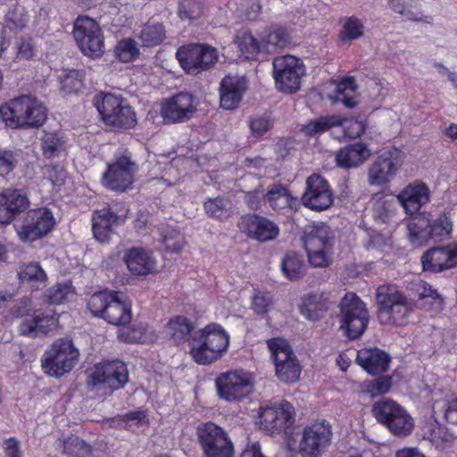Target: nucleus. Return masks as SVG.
I'll return each instance as SVG.
<instances>
[{"mask_svg": "<svg viewBox=\"0 0 457 457\" xmlns=\"http://www.w3.org/2000/svg\"><path fill=\"white\" fill-rule=\"evenodd\" d=\"M0 115L12 129H32L43 126L47 109L31 95H22L0 105Z\"/></svg>", "mask_w": 457, "mask_h": 457, "instance_id": "1", "label": "nucleus"}, {"mask_svg": "<svg viewBox=\"0 0 457 457\" xmlns=\"http://www.w3.org/2000/svg\"><path fill=\"white\" fill-rule=\"evenodd\" d=\"M189 345L193 360L197 364L208 365L220 359L227 352L229 336L220 324L210 323L193 335Z\"/></svg>", "mask_w": 457, "mask_h": 457, "instance_id": "2", "label": "nucleus"}, {"mask_svg": "<svg viewBox=\"0 0 457 457\" xmlns=\"http://www.w3.org/2000/svg\"><path fill=\"white\" fill-rule=\"evenodd\" d=\"M378 319L383 325L403 326L413 311V301L396 285L384 284L376 290Z\"/></svg>", "mask_w": 457, "mask_h": 457, "instance_id": "3", "label": "nucleus"}, {"mask_svg": "<svg viewBox=\"0 0 457 457\" xmlns=\"http://www.w3.org/2000/svg\"><path fill=\"white\" fill-rule=\"evenodd\" d=\"M332 428L328 421L313 422L296 436H288L287 445L302 457H321L332 443Z\"/></svg>", "mask_w": 457, "mask_h": 457, "instance_id": "4", "label": "nucleus"}, {"mask_svg": "<svg viewBox=\"0 0 457 457\" xmlns=\"http://www.w3.org/2000/svg\"><path fill=\"white\" fill-rule=\"evenodd\" d=\"M93 104L107 126L130 129L137 123L135 112L120 96L101 92L94 96Z\"/></svg>", "mask_w": 457, "mask_h": 457, "instance_id": "5", "label": "nucleus"}, {"mask_svg": "<svg viewBox=\"0 0 457 457\" xmlns=\"http://www.w3.org/2000/svg\"><path fill=\"white\" fill-rule=\"evenodd\" d=\"M203 457H234L235 446L228 432L212 421L202 422L195 428Z\"/></svg>", "mask_w": 457, "mask_h": 457, "instance_id": "6", "label": "nucleus"}, {"mask_svg": "<svg viewBox=\"0 0 457 457\" xmlns=\"http://www.w3.org/2000/svg\"><path fill=\"white\" fill-rule=\"evenodd\" d=\"M303 245L312 266L323 268L332 262L335 234L328 226L321 224L310 227L305 231Z\"/></svg>", "mask_w": 457, "mask_h": 457, "instance_id": "7", "label": "nucleus"}, {"mask_svg": "<svg viewBox=\"0 0 457 457\" xmlns=\"http://www.w3.org/2000/svg\"><path fill=\"white\" fill-rule=\"evenodd\" d=\"M339 307L340 329L351 340L359 338L367 329L370 321L366 304L354 293H346Z\"/></svg>", "mask_w": 457, "mask_h": 457, "instance_id": "8", "label": "nucleus"}, {"mask_svg": "<svg viewBox=\"0 0 457 457\" xmlns=\"http://www.w3.org/2000/svg\"><path fill=\"white\" fill-rule=\"evenodd\" d=\"M79 356L72 340L59 338L45 352L42 369L51 377L59 378L70 372L77 364Z\"/></svg>", "mask_w": 457, "mask_h": 457, "instance_id": "9", "label": "nucleus"}, {"mask_svg": "<svg viewBox=\"0 0 457 457\" xmlns=\"http://www.w3.org/2000/svg\"><path fill=\"white\" fill-rule=\"evenodd\" d=\"M72 34L84 55L96 59L104 54V37L99 24L94 19L79 16L74 22Z\"/></svg>", "mask_w": 457, "mask_h": 457, "instance_id": "10", "label": "nucleus"}, {"mask_svg": "<svg viewBox=\"0 0 457 457\" xmlns=\"http://www.w3.org/2000/svg\"><path fill=\"white\" fill-rule=\"evenodd\" d=\"M215 386L220 399L239 402L253 391L254 379L250 372L234 370L220 373L215 378Z\"/></svg>", "mask_w": 457, "mask_h": 457, "instance_id": "11", "label": "nucleus"}, {"mask_svg": "<svg viewBox=\"0 0 457 457\" xmlns=\"http://www.w3.org/2000/svg\"><path fill=\"white\" fill-rule=\"evenodd\" d=\"M137 170V166L132 160L131 153L125 149L119 153L112 163L108 164L102 177V184L112 191L125 192L131 188Z\"/></svg>", "mask_w": 457, "mask_h": 457, "instance_id": "12", "label": "nucleus"}, {"mask_svg": "<svg viewBox=\"0 0 457 457\" xmlns=\"http://www.w3.org/2000/svg\"><path fill=\"white\" fill-rule=\"evenodd\" d=\"M408 229L411 241L420 239L443 241L450 237L453 221L449 212L440 213L437 217L431 219L425 215H419L408 224Z\"/></svg>", "mask_w": 457, "mask_h": 457, "instance_id": "13", "label": "nucleus"}, {"mask_svg": "<svg viewBox=\"0 0 457 457\" xmlns=\"http://www.w3.org/2000/svg\"><path fill=\"white\" fill-rule=\"evenodd\" d=\"M273 78L277 88L287 94L299 90L301 79L305 74V66L301 59L293 55H281L272 62Z\"/></svg>", "mask_w": 457, "mask_h": 457, "instance_id": "14", "label": "nucleus"}, {"mask_svg": "<svg viewBox=\"0 0 457 457\" xmlns=\"http://www.w3.org/2000/svg\"><path fill=\"white\" fill-rule=\"evenodd\" d=\"M274 361L276 375L285 383H294L301 374L299 361L287 342L282 338H271L267 341Z\"/></svg>", "mask_w": 457, "mask_h": 457, "instance_id": "15", "label": "nucleus"}, {"mask_svg": "<svg viewBox=\"0 0 457 457\" xmlns=\"http://www.w3.org/2000/svg\"><path fill=\"white\" fill-rule=\"evenodd\" d=\"M403 153L391 148L378 154L368 168L367 180L371 187H383L390 183L403 165Z\"/></svg>", "mask_w": 457, "mask_h": 457, "instance_id": "16", "label": "nucleus"}, {"mask_svg": "<svg viewBox=\"0 0 457 457\" xmlns=\"http://www.w3.org/2000/svg\"><path fill=\"white\" fill-rule=\"evenodd\" d=\"M176 57L184 71L197 74L218 61V53L215 47L206 44H188L178 48Z\"/></svg>", "mask_w": 457, "mask_h": 457, "instance_id": "17", "label": "nucleus"}, {"mask_svg": "<svg viewBox=\"0 0 457 457\" xmlns=\"http://www.w3.org/2000/svg\"><path fill=\"white\" fill-rule=\"evenodd\" d=\"M260 428L270 435L285 432L286 439L293 436L289 431L295 424V409L287 401L278 405L260 407Z\"/></svg>", "mask_w": 457, "mask_h": 457, "instance_id": "18", "label": "nucleus"}, {"mask_svg": "<svg viewBox=\"0 0 457 457\" xmlns=\"http://www.w3.org/2000/svg\"><path fill=\"white\" fill-rule=\"evenodd\" d=\"M129 381V371L126 364L120 361L104 362L96 365L87 377V384L93 386H105L112 394L123 388Z\"/></svg>", "mask_w": 457, "mask_h": 457, "instance_id": "19", "label": "nucleus"}, {"mask_svg": "<svg viewBox=\"0 0 457 457\" xmlns=\"http://www.w3.org/2000/svg\"><path fill=\"white\" fill-rule=\"evenodd\" d=\"M55 224L52 212L46 208L30 210L17 228L20 239L23 242L34 241L48 234Z\"/></svg>", "mask_w": 457, "mask_h": 457, "instance_id": "20", "label": "nucleus"}, {"mask_svg": "<svg viewBox=\"0 0 457 457\" xmlns=\"http://www.w3.org/2000/svg\"><path fill=\"white\" fill-rule=\"evenodd\" d=\"M302 202L305 207L320 212L328 209L333 204V193L328 181L319 174H312L306 179Z\"/></svg>", "mask_w": 457, "mask_h": 457, "instance_id": "21", "label": "nucleus"}, {"mask_svg": "<svg viewBox=\"0 0 457 457\" xmlns=\"http://www.w3.org/2000/svg\"><path fill=\"white\" fill-rule=\"evenodd\" d=\"M193 96L188 93H178L162 103L161 115L166 124L182 123L189 120L196 112Z\"/></svg>", "mask_w": 457, "mask_h": 457, "instance_id": "22", "label": "nucleus"}, {"mask_svg": "<svg viewBox=\"0 0 457 457\" xmlns=\"http://www.w3.org/2000/svg\"><path fill=\"white\" fill-rule=\"evenodd\" d=\"M239 228L248 237L260 242L273 240L279 233L276 223L257 214L241 217Z\"/></svg>", "mask_w": 457, "mask_h": 457, "instance_id": "23", "label": "nucleus"}, {"mask_svg": "<svg viewBox=\"0 0 457 457\" xmlns=\"http://www.w3.org/2000/svg\"><path fill=\"white\" fill-rule=\"evenodd\" d=\"M397 200L410 216L425 215L420 210L429 201V189L423 182H413L399 193Z\"/></svg>", "mask_w": 457, "mask_h": 457, "instance_id": "24", "label": "nucleus"}, {"mask_svg": "<svg viewBox=\"0 0 457 457\" xmlns=\"http://www.w3.org/2000/svg\"><path fill=\"white\" fill-rule=\"evenodd\" d=\"M247 88V81L244 76L228 75L220 85V104L225 110L236 109L242 101Z\"/></svg>", "mask_w": 457, "mask_h": 457, "instance_id": "25", "label": "nucleus"}, {"mask_svg": "<svg viewBox=\"0 0 457 457\" xmlns=\"http://www.w3.org/2000/svg\"><path fill=\"white\" fill-rule=\"evenodd\" d=\"M390 361V355L377 347L362 348L357 352L356 362L371 376L386 372Z\"/></svg>", "mask_w": 457, "mask_h": 457, "instance_id": "26", "label": "nucleus"}, {"mask_svg": "<svg viewBox=\"0 0 457 457\" xmlns=\"http://www.w3.org/2000/svg\"><path fill=\"white\" fill-rule=\"evenodd\" d=\"M128 270L134 276H147L155 270L156 262L152 253L143 247H131L123 255Z\"/></svg>", "mask_w": 457, "mask_h": 457, "instance_id": "27", "label": "nucleus"}, {"mask_svg": "<svg viewBox=\"0 0 457 457\" xmlns=\"http://www.w3.org/2000/svg\"><path fill=\"white\" fill-rule=\"evenodd\" d=\"M29 205V198L20 190L0 194V224H9Z\"/></svg>", "mask_w": 457, "mask_h": 457, "instance_id": "28", "label": "nucleus"}, {"mask_svg": "<svg viewBox=\"0 0 457 457\" xmlns=\"http://www.w3.org/2000/svg\"><path fill=\"white\" fill-rule=\"evenodd\" d=\"M92 232L96 240L106 243L110 240L113 227L123 220L111 207L96 210L92 213Z\"/></svg>", "mask_w": 457, "mask_h": 457, "instance_id": "29", "label": "nucleus"}, {"mask_svg": "<svg viewBox=\"0 0 457 457\" xmlns=\"http://www.w3.org/2000/svg\"><path fill=\"white\" fill-rule=\"evenodd\" d=\"M57 323L58 318L55 314L37 311L22 320L19 330L22 336L35 337L38 335L47 334L55 328Z\"/></svg>", "mask_w": 457, "mask_h": 457, "instance_id": "30", "label": "nucleus"}, {"mask_svg": "<svg viewBox=\"0 0 457 457\" xmlns=\"http://www.w3.org/2000/svg\"><path fill=\"white\" fill-rule=\"evenodd\" d=\"M370 155L371 151L366 144L356 142L341 147L336 154L335 161L340 168L352 169L364 163Z\"/></svg>", "mask_w": 457, "mask_h": 457, "instance_id": "31", "label": "nucleus"}, {"mask_svg": "<svg viewBox=\"0 0 457 457\" xmlns=\"http://www.w3.org/2000/svg\"><path fill=\"white\" fill-rule=\"evenodd\" d=\"M103 319L115 326L129 324L131 320L130 302L127 299H122L120 293L114 292Z\"/></svg>", "mask_w": 457, "mask_h": 457, "instance_id": "32", "label": "nucleus"}, {"mask_svg": "<svg viewBox=\"0 0 457 457\" xmlns=\"http://www.w3.org/2000/svg\"><path fill=\"white\" fill-rule=\"evenodd\" d=\"M265 200L274 211L293 209L297 204V198L293 197L281 183H274L268 188Z\"/></svg>", "mask_w": 457, "mask_h": 457, "instance_id": "33", "label": "nucleus"}, {"mask_svg": "<svg viewBox=\"0 0 457 457\" xmlns=\"http://www.w3.org/2000/svg\"><path fill=\"white\" fill-rule=\"evenodd\" d=\"M388 7L395 13H398L411 21L431 22L430 16H424L420 0H386Z\"/></svg>", "mask_w": 457, "mask_h": 457, "instance_id": "34", "label": "nucleus"}, {"mask_svg": "<svg viewBox=\"0 0 457 457\" xmlns=\"http://www.w3.org/2000/svg\"><path fill=\"white\" fill-rule=\"evenodd\" d=\"M194 329L191 321L183 316H176L170 319L166 325V334L176 345L191 340V333Z\"/></svg>", "mask_w": 457, "mask_h": 457, "instance_id": "35", "label": "nucleus"}, {"mask_svg": "<svg viewBox=\"0 0 457 457\" xmlns=\"http://www.w3.org/2000/svg\"><path fill=\"white\" fill-rule=\"evenodd\" d=\"M328 309V300L322 294H312L303 299L301 313L309 320H318Z\"/></svg>", "mask_w": 457, "mask_h": 457, "instance_id": "36", "label": "nucleus"}, {"mask_svg": "<svg viewBox=\"0 0 457 457\" xmlns=\"http://www.w3.org/2000/svg\"><path fill=\"white\" fill-rule=\"evenodd\" d=\"M403 409L399 403L391 399H382L373 403L371 413L378 423L387 428Z\"/></svg>", "mask_w": 457, "mask_h": 457, "instance_id": "37", "label": "nucleus"}, {"mask_svg": "<svg viewBox=\"0 0 457 457\" xmlns=\"http://www.w3.org/2000/svg\"><path fill=\"white\" fill-rule=\"evenodd\" d=\"M421 263L424 270L431 272L450 269L445 246H436L425 252L421 256Z\"/></svg>", "mask_w": 457, "mask_h": 457, "instance_id": "38", "label": "nucleus"}, {"mask_svg": "<svg viewBox=\"0 0 457 457\" xmlns=\"http://www.w3.org/2000/svg\"><path fill=\"white\" fill-rule=\"evenodd\" d=\"M137 37L142 42V46L154 47L159 46L166 38L165 27L160 22L148 21L144 24Z\"/></svg>", "mask_w": 457, "mask_h": 457, "instance_id": "39", "label": "nucleus"}, {"mask_svg": "<svg viewBox=\"0 0 457 457\" xmlns=\"http://www.w3.org/2000/svg\"><path fill=\"white\" fill-rule=\"evenodd\" d=\"M342 119L337 115L321 116L309 120L302 128V131L308 137L320 135L333 127L342 125Z\"/></svg>", "mask_w": 457, "mask_h": 457, "instance_id": "40", "label": "nucleus"}, {"mask_svg": "<svg viewBox=\"0 0 457 457\" xmlns=\"http://www.w3.org/2000/svg\"><path fill=\"white\" fill-rule=\"evenodd\" d=\"M356 88L357 86L353 77L343 79L337 87V100L348 108H354L359 103L354 95Z\"/></svg>", "mask_w": 457, "mask_h": 457, "instance_id": "41", "label": "nucleus"}, {"mask_svg": "<svg viewBox=\"0 0 457 457\" xmlns=\"http://www.w3.org/2000/svg\"><path fill=\"white\" fill-rule=\"evenodd\" d=\"M305 265L299 255L287 254L281 263L283 274L290 280H296L304 275Z\"/></svg>", "mask_w": 457, "mask_h": 457, "instance_id": "42", "label": "nucleus"}, {"mask_svg": "<svg viewBox=\"0 0 457 457\" xmlns=\"http://www.w3.org/2000/svg\"><path fill=\"white\" fill-rule=\"evenodd\" d=\"M274 118L271 113L264 112L261 115L252 116L248 120L251 135L255 138L262 137L274 127Z\"/></svg>", "mask_w": 457, "mask_h": 457, "instance_id": "43", "label": "nucleus"}, {"mask_svg": "<svg viewBox=\"0 0 457 457\" xmlns=\"http://www.w3.org/2000/svg\"><path fill=\"white\" fill-rule=\"evenodd\" d=\"M114 291H99L93 294L87 302V308L95 317L104 318Z\"/></svg>", "mask_w": 457, "mask_h": 457, "instance_id": "44", "label": "nucleus"}, {"mask_svg": "<svg viewBox=\"0 0 457 457\" xmlns=\"http://www.w3.org/2000/svg\"><path fill=\"white\" fill-rule=\"evenodd\" d=\"M116 58L122 62H129L135 61L140 54L137 43L130 38L126 37L118 42L114 48Z\"/></svg>", "mask_w": 457, "mask_h": 457, "instance_id": "45", "label": "nucleus"}, {"mask_svg": "<svg viewBox=\"0 0 457 457\" xmlns=\"http://www.w3.org/2000/svg\"><path fill=\"white\" fill-rule=\"evenodd\" d=\"M413 427V419L405 409H403L398 416L388 424L387 429L396 436H407L411 433Z\"/></svg>", "mask_w": 457, "mask_h": 457, "instance_id": "46", "label": "nucleus"}, {"mask_svg": "<svg viewBox=\"0 0 457 457\" xmlns=\"http://www.w3.org/2000/svg\"><path fill=\"white\" fill-rule=\"evenodd\" d=\"M63 138L55 132H45L41 138V150L45 157L58 156L63 150Z\"/></svg>", "mask_w": 457, "mask_h": 457, "instance_id": "47", "label": "nucleus"}, {"mask_svg": "<svg viewBox=\"0 0 457 457\" xmlns=\"http://www.w3.org/2000/svg\"><path fill=\"white\" fill-rule=\"evenodd\" d=\"M75 295V290L71 282L57 284L46 291V297L50 303L62 304L70 301Z\"/></svg>", "mask_w": 457, "mask_h": 457, "instance_id": "48", "label": "nucleus"}, {"mask_svg": "<svg viewBox=\"0 0 457 457\" xmlns=\"http://www.w3.org/2000/svg\"><path fill=\"white\" fill-rule=\"evenodd\" d=\"M210 218L223 219L229 216L230 202L222 197L209 198L204 204Z\"/></svg>", "mask_w": 457, "mask_h": 457, "instance_id": "49", "label": "nucleus"}, {"mask_svg": "<svg viewBox=\"0 0 457 457\" xmlns=\"http://www.w3.org/2000/svg\"><path fill=\"white\" fill-rule=\"evenodd\" d=\"M63 453L71 457H89L91 446L80 437L71 436L63 441Z\"/></svg>", "mask_w": 457, "mask_h": 457, "instance_id": "50", "label": "nucleus"}, {"mask_svg": "<svg viewBox=\"0 0 457 457\" xmlns=\"http://www.w3.org/2000/svg\"><path fill=\"white\" fill-rule=\"evenodd\" d=\"M267 52H273L278 48H284L289 43V35L286 29L276 28L270 30L264 39Z\"/></svg>", "mask_w": 457, "mask_h": 457, "instance_id": "51", "label": "nucleus"}, {"mask_svg": "<svg viewBox=\"0 0 457 457\" xmlns=\"http://www.w3.org/2000/svg\"><path fill=\"white\" fill-rule=\"evenodd\" d=\"M85 73L83 71L72 70L62 79L61 89L65 94L78 93L84 87Z\"/></svg>", "mask_w": 457, "mask_h": 457, "instance_id": "52", "label": "nucleus"}, {"mask_svg": "<svg viewBox=\"0 0 457 457\" xmlns=\"http://www.w3.org/2000/svg\"><path fill=\"white\" fill-rule=\"evenodd\" d=\"M393 381L391 376H379L378 378L371 379L365 383L363 393L370 397L386 394L392 387Z\"/></svg>", "mask_w": 457, "mask_h": 457, "instance_id": "53", "label": "nucleus"}, {"mask_svg": "<svg viewBox=\"0 0 457 457\" xmlns=\"http://www.w3.org/2000/svg\"><path fill=\"white\" fill-rule=\"evenodd\" d=\"M364 26L360 19L351 16L346 19L340 32V39L343 42L354 40L363 35Z\"/></svg>", "mask_w": 457, "mask_h": 457, "instance_id": "54", "label": "nucleus"}, {"mask_svg": "<svg viewBox=\"0 0 457 457\" xmlns=\"http://www.w3.org/2000/svg\"><path fill=\"white\" fill-rule=\"evenodd\" d=\"M274 301L271 293L257 290L252 296V309L259 315L268 313L273 307Z\"/></svg>", "mask_w": 457, "mask_h": 457, "instance_id": "55", "label": "nucleus"}, {"mask_svg": "<svg viewBox=\"0 0 457 457\" xmlns=\"http://www.w3.org/2000/svg\"><path fill=\"white\" fill-rule=\"evenodd\" d=\"M119 337L128 343H145L150 339L148 328L143 325L122 329Z\"/></svg>", "mask_w": 457, "mask_h": 457, "instance_id": "56", "label": "nucleus"}, {"mask_svg": "<svg viewBox=\"0 0 457 457\" xmlns=\"http://www.w3.org/2000/svg\"><path fill=\"white\" fill-rule=\"evenodd\" d=\"M236 43L240 52L247 59L253 58L260 51L259 42L250 33L244 32L237 36Z\"/></svg>", "mask_w": 457, "mask_h": 457, "instance_id": "57", "label": "nucleus"}, {"mask_svg": "<svg viewBox=\"0 0 457 457\" xmlns=\"http://www.w3.org/2000/svg\"><path fill=\"white\" fill-rule=\"evenodd\" d=\"M22 283L44 282L46 274L39 264L29 263L24 266L18 274Z\"/></svg>", "mask_w": 457, "mask_h": 457, "instance_id": "58", "label": "nucleus"}, {"mask_svg": "<svg viewBox=\"0 0 457 457\" xmlns=\"http://www.w3.org/2000/svg\"><path fill=\"white\" fill-rule=\"evenodd\" d=\"M162 242L170 253H179L185 245L183 235L175 228H167L162 234Z\"/></svg>", "mask_w": 457, "mask_h": 457, "instance_id": "59", "label": "nucleus"}, {"mask_svg": "<svg viewBox=\"0 0 457 457\" xmlns=\"http://www.w3.org/2000/svg\"><path fill=\"white\" fill-rule=\"evenodd\" d=\"M17 159L11 150L0 149V175L4 176L13 170Z\"/></svg>", "mask_w": 457, "mask_h": 457, "instance_id": "60", "label": "nucleus"}, {"mask_svg": "<svg viewBox=\"0 0 457 457\" xmlns=\"http://www.w3.org/2000/svg\"><path fill=\"white\" fill-rule=\"evenodd\" d=\"M262 199L265 200V192L262 186L246 192L244 197L245 203L251 210L260 209Z\"/></svg>", "mask_w": 457, "mask_h": 457, "instance_id": "61", "label": "nucleus"}, {"mask_svg": "<svg viewBox=\"0 0 457 457\" xmlns=\"http://www.w3.org/2000/svg\"><path fill=\"white\" fill-rule=\"evenodd\" d=\"M4 457H22L20 441L16 437L6 438L3 443Z\"/></svg>", "mask_w": 457, "mask_h": 457, "instance_id": "62", "label": "nucleus"}, {"mask_svg": "<svg viewBox=\"0 0 457 457\" xmlns=\"http://www.w3.org/2000/svg\"><path fill=\"white\" fill-rule=\"evenodd\" d=\"M415 290L420 299L432 298L434 300L440 298V295L432 287L422 280L418 281L414 285Z\"/></svg>", "mask_w": 457, "mask_h": 457, "instance_id": "63", "label": "nucleus"}, {"mask_svg": "<svg viewBox=\"0 0 457 457\" xmlns=\"http://www.w3.org/2000/svg\"><path fill=\"white\" fill-rule=\"evenodd\" d=\"M374 211L378 218H379L383 221H386L393 214L394 203L387 200L378 202L375 204Z\"/></svg>", "mask_w": 457, "mask_h": 457, "instance_id": "64", "label": "nucleus"}]
</instances>
